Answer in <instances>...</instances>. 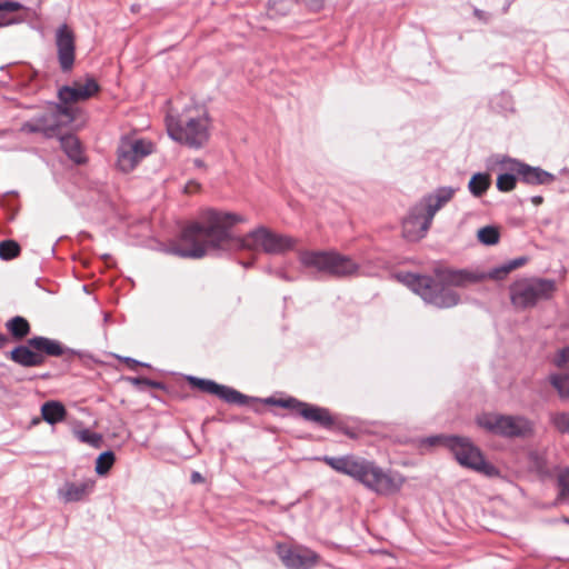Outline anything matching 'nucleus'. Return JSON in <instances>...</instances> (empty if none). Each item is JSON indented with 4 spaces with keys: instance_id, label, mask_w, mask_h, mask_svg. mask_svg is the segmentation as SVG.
<instances>
[{
    "instance_id": "obj_1",
    "label": "nucleus",
    "mask_w": 569,
    "mask_h": 569,
    "mask_svg": "<svg viewBox=\"0 0 569 569\" xmlns=\"http://www.w3.org/2000/svg\"><path fill=\"white\" fill-rule=\"evenodd\" d=\"M243 221L240 214L209 209L203 213L201 222H193L182 229L179 240L168 248V252L184 259H201L210 252L220 254L262 250L279 254L293 249V238L276 233L263 226L243 237L233 234L231 228Z\"/></svg>"
},
{
    "instance_id": "obj_2",
    "label": "nucleus",
    "mask_w": 569,
    "mask_h": 569,
    "mask_svg": "<svg viewBox=\"0 0 569 569\" xmlns=\"http://www.w3.org/2000/svg\"><path fill=\"white\" fill-rule=\"evenodd\" d=\"M435 277L412 272L398 273V279L422 300L440 309L452 308L460 302V296L449 287H466L483 280L480 271L468 269L435 268Z\"/></svg>"
},
{
    "instance_id": "obj_3",
    "label": "nucleus",
    "mask_w": 569,
    "mask_h": 569,
    "mask_svg": "<svg viewBox=\"0 0 569 569\" xmlns=\"http://www.w3.org/2000/svg\"><path fill=\"white\" fill-rule=\"evenodd\" d=\"M319 460L323 461L335 471L353 478L366 488L379 495L393 493L398 491L402 485L400 477H396L391 472H386L373 461L358 456H323L319 458Z\"/></svg>"
},
{
    "instance_id": "obj_4",
    "label": "nucleus",
    "mask_w": 569,
    "mask_h": 569,
    "mask_svg": "<svg viewBox=\"0 0 569 569\" xmlns=\"http://www.w3.org/2000/svg\"><path fill=\"white\" fill-rule=\"evenodd\" d=\"M166 126L172 140L190 148L199 149L209 140V117L203 108L189 107L176 116L168 114Z\"/></svg>"
},
{
    "instance_id": "obj_5",
    "label": "nucleus",
    "mask_w": 569,
    "mask_h": 569,
    "mask_svg": "<svg viewBox=\"0 0 569 569\" xmlns=\"http://www.w3.org/2000/svg\"><path fill=\"white\" fill-rule=\"evenodd\" d=\"M76 119L74 109L69 106L51 103L50 107L24 121L20 131L22 133H40L46 139L59 137L61 129Z\"/></svg>"
},
{
    "instance_id": "obj_6",
    "label": "nucleus",
    "mask_w": 569,
    "mask_h": 569,
    "mask_svg": "<svg viewBox=\"0 0 569 569\" xmlns=\"http://www.w3.org/2000/svg\"><path fill=\"white\" fill-rule=\"evenodd\" d=\"M261 402L269 406L296 410L297 413L306 421L313 422L326 430H337L349 437H353V433L336 416H333L328 408L303 402L293 397H288L286 399L268 397L262 399Z\"/></svg>"
},
{
    "instance_id": "obj_7",
    "label": "nucleus",
    "mask_w": 569,
    "mask_h": 569,
    "mask_svg": "<svg viewBox=\"0 0 569 569\" xmlns=\"http://www.w3.org/2000/svg\"><path fill=\"white\" fill-rule=\"evenodd\" d=\"M300 262L308 269L335 278H346L358 273L359 264L350 257L337 251H305L300 254Z\"/></svg>"
},
{
    "instance_id": "obj_8",
    "label": "nucleus",
    "mask_w": 569,
    "mask_h": 569,
    "mask_svg": "<svg viewBox=\"0 0 569 569\" xmlns=\"http://www.w3.org/2000/svg\"><path fill=\"white\" fill-rule=\"evenodd\" d=\"M556 290V281L546 278H523L509 288L511 303L522 310L551 299Z\"/></svg>"
},
{
    "instance_id": "obj_9",
    "label": "nucleus",
    "mask_w": 569,
    "mask_h": 569,
    "mask_svg": "<svg viewBox=\"0 0 569 569\" xmlns=\"http://www.w3.org/2000/svg\"><path fill=\"white\" fill-rule=\"evenodd\" d=\"M447 448L462 467L472 469L487 477L499 476L498 468L486 461L480 449L469 438L450 436L447 439Z\"/></svg>"
},
{
    "instance_id": "obj_10",
    "label": "nucleus",
    "mask_w": 569,
    "mask_h": 569,
    "mask_svg": "<svg viewBox=\"0 0 569 569\" xmlns=\"http://www.w3.org/2000/svg\"><path fill=\"white\" fill-rule=\"evenodd\" d=\"M479 427L506 438L527 437L532 433V423L521 416L483 413L477 417Z\"/></svg>"
},
{
    "instance_id": "obj_11",
    "label": "nucleus",
    "mask_w": 569,
    "mask_h": 569,
    "mask_svg": "<svg viewBox=\"0 0 569 569\" xmlns=\"http://www.w3.org/2000/svg\"><path fill=\"white\" fill-rule=\"evenodd\" d=\"M153 150L154 144L150 140L122 137L117 147V166L120 171L128 173Z\"/></svg>"
},
{
    "instance_id": "obj_12",
    "label": "nucleus",
    "mask_w": 569,
    "mask_h": 569,
    "mask_svg": "<svg viewBox=\"0 0 569 569\" xmlns=\"http://www.w3.org/2000/svg\"><path fill=\"white\" fill-rule=\"evenodd\" d=\"M187 380L192 388H196L204 393L217 396L219 399L230 405L243 407L252 402H261L262 400L256 397L247 396L232 387L220 385L211 379L188 376Z\"/></svg>"
},
{
    "instance_id": "obj_13",
    "label": "nucleus",
    "mask_w": 569,
    "mask_h": 569,
    "mask_svg": "<svg viewBox=\"0 0 569 569\" xmlns=\"http://www.w3.org/2000/svg\"><path fill=\"white\" fill-rule=\"evenodd\" d=\"M499 163L503 170L515 171L519 181L528 186H549L557 180L553 173L541 167H533L508 156H505Z\"/></svg>"
},
{
    "instance_id": "obj_14",
    "label": "nucleus",
    "mask_w": 569,
    "mask_h": 569,
    "mask_svg": "<svg viewBox=\"0 0 569 569\" xmlns=\"http://www.w3.org/2000/svg\"><path fill=\"white\" fill-rule=\"evenodd\" d=\"M56 47L60 69L70 72L76 60V37L68 24H61L56 31Z\"/></svg>"
},
{
    "instance_id": "obj_15",
    "label": "nucleus",
    "mask_w": 569,
    "mask_h": 569,
    "mask_svg": "<svg viewBox=\"0 0 569 569\" xmlns=\"http://www.w3.org/2000/svg\"><path fill=\"white\" fill-rule=\"evenodd\" d=\"M100 90L99 83L91 76H86L84 80H76L72 86H63L58 91L59 104L68 106L79 101H84L93 97Z\"/></svg>"
},
{
    "instance_id": "obj_16",
    "label": "nucleus",
    "mask_w": 569,
    "mask_h": 569,
    "mask_svg": "<svg viewBox=\"0 0 569 569\" xmlns=\"http://www.w3.org/2000/svg\"><path fill=\"white\" fill-rule=\"evenodd\" d=\"M277 553L288 569H311L319 559L310 549L291 548L287 545H278Z\"/></svg>"
},
{
    "instance_id": "obj_17",
    "label": "nucleus",
    "mask_w": 569,
    "mask_h": 569,
    "mask_svg": "<svg viewBox=\"0 0 569 569\" xmlns=\"http://www.w3.org/2000/svg\"><path fill=\"white\" fill-rule=\"evenodd\" d=\"M427 221V216L418 203H415L402 221V236L408 241L422 239L430 229L432 221Z\"/></svg>"
},
{
    "instance_id": "obj_18",
    "label": "nucleus",
    "mask_w": 569,
    "mask_h": 569,
    "mask_svg": "<svg viewBox=\"0 0 569 569\" xmlns=\"http://www.w3.org/2000/svg\"><path fill=\"white\" fill-rule=\"evenodd\" d=\"M29 346L36 349L39 355L46 357H64L67 361L76 356L81 357V352L63 346L60 341L43 336L29 338Z\"/></svg>"
},
{
    "instance_id": "obj_19",
    "label": "nucleus",
    "mask_w": 569,
    "mask_h": 569,
    "mask_svg": "<svg viewBox=\"0 0 569 569\" xmlns=\"http://www.w3.org/2000/svg\"><path fill=\"white\" fill-rule=\"evenodd\" d=\"M457 192L453 187H439L435 191L425 194L417 203L427 216V223L432 221L436 213L452 200Z\"/></svg>"
},
{
    "instance_id": "obj_20",
    "label": "nucleus",
    "mask_w": 569,
    "mask_h": 569,
    "mask_svg": "<svg viewBox=\"0 0 569 569\" xmlns=\"http://www.w3.org/2000/svg\"><path fill=\"white\" fill-rule=\"evenodd\" d=\"M96 486L93 479H86L81 482L66 481L57 490V496L63 503L80 502L88 499Z\"/></svg>"
},
{
    "instance_id": "obj_21",
    "label": "nucleus",
    "mask_w": 569,
    "mask_h": 569,
    "mask_svg": "<svg viewBox=\"0 0 569 569\" xmlns=\"http://www.w3.org/2000/svg\"><path fill=\"white\" fill-rule=\"evenodd\" d=\"M9 358L17 365L24 368L40 367L44 363V358H42L36 349L29 346V339L26 345H19L14 347L10 353Z\"/></svg>"
},
{
    "instance_id": "obj_22",
    "label": "nucleus",
    "mask_w": 569,
    "mask_h": 569,
    "mask_svg": "<svg viewBox=\"0 0 569 569\" xmlns=\"http://www.w3.org/2000/svg\"><path fill=\"white\" fill-rule=\"evenodd\" d=\"M58 138L61 149L71 161H73L76 164H83L87 161L86 157L83 156L81 142L74 134L60 133Z\"/></svg>"
},
{
    "instance_id": "obj_23",
    "label": "nucleus",
    "mask_w": 569,
    "mask_h": 569,
    "mask_svg": "<svg viewBox=\"0 0 569 569\" xmlns=\"http://www.w3.org/2000/svg\"><path fill=\"white\" fill-rule=\"evenodd\" d=\"M527 261H528V259L526 257H518V258L509 260V261L491 269L488 272H480V274L483 276V280L485 279L502 280L512 270L522 267Z\"/></svg>"
},
{
    "instance_id": "obj_24",
    "label": "nucleus",
    "mask_w": 569,
    "mask_h": 569,
    "mask_svg": "<svg viewBox=\"0 0 569 569\" xmlns=\"http://www.w3.org/2000/svg\"><path fill=\"white\" fill-rule=\"evenodd\" d=\"M66 416V407L60 401L50 400L41 406V417L49 425L63 421Z\"/></svg>"
},
{
    "instance_id": "obj_25",
    "label": "nucleus",
    "mask_w": 569,
    "mask_h": 569,
    "mask_svg": "<svg viewBox=\"0 0 569 569\" xmlns=\"http://www.w3.org/2000/svg\"><path fill=\"white\" fill-rule=\"evenodd\" d=\"M6 328L14 340L24 339L31 330L29 321L21 317L14 316L6 322Z\"/></svg>"
},
{
    "instance_id": "obj_26",
    "label": "nucleus",
    "mask_w": 569,
    "mask_h": 569,
    "mask_svg": "<svg viewBox=\"0 0 569 569\" xmlns=\"http://www.w3.org/2000/svg\"><path fill=\"white\" fill-rule=\"evenodd\" d=\"M490 187V177L488 173L477 172L475 173L469 183L468 189L475 197H481Z\"/></svg>"
},
{
    "instance_id": "obj_27",
    "label": "nucleus",
    "mask_w": 569,
    "mask_h": 569,
    "mask_svg": "<svg viewBox=\"0 0 569 569\" xmlns=\"http://www.w3.org/2000/svg\"><path fill=\"white\" fill-rule=\"evenodd\" d=\"M519 177L515 171L505 170L498 174L496 187L500 192H510L516 189Z\"/></svg>"
},
{
    "instance_id": "obj_28",
    "label": "nucleus",
    "mask_w": 569,
    "mask_h": 569,
    "mask_svg": "<svg viewBox=\"0 0 569 569\" xmlns=\"http://www.w3.org/2000/svg\"><path fill=\"white\" fill-rule=\"evenodd\" d=\"M477 239L485 246H495L500 241V230L497 226H486L478 230Z\"/></svg>"
},
{
    "instance_id": "obj_29",
    "label": "nucleus",
    "mask_w": 569,
    "mask_h": 569,
    "mask_svg": "<svg viewBox=\"0 0 569 569\" xmlns=\"http://www.w3.org/2000/svg\"><path fill=\"white\" fill-rule=\"evenodd\" d=\"M302 0H269L268 10L271 16H286Z\"/></svg>"
},
{
    "instance_id": "obj_30",
    "label": "nucleus",
    "mask_w": 569,
    "mask_h": 569,
    "mask_svg": "<svg viewBox=\"0 0 569 569\" xmlns=\"http://www.w3.org/2000/svg\"><path fill=\"white\" fill-rule=\"evenodd\" d=\"M551 386L557 390L561 399H569V375L552 373L549 377Z\"/></svg>"
},
{
    "instance_id": "obj_31",
    "label": "nucleus",
    "mask_w": 569,
    "mask_h": 569,
    "mask_svg": "<svg viewBox=\"0 0 569 569\" xmlns=\"http://www.w3.org/2000/svg\"><path fill=\"white\" fill-rule=\"evenodd\" d=\"M116 460V456L113 451L107 450L101 452L96 459L94 470L99 476H106L111 467L113 466Z\"/></svg>"
},
{
    "instance_id": "obj_32",
    "label": "nucleus",
    "mask_w": 569,
    "mask_h": 569,
    "mask_svg": "<svg viewBox=\"0 0 569 569\" xmlns=\"http://www.w3.org/2000/svg\"><path fill=\"white\" fill-rule=\"evenodd\" d=\"M21 247L16 240L7 239L0 242V259L4 261L19 257Z\"/></svg>"
},
{
    "instance_id": "obj_33",
    "label": "nucleus",
    "mask_w": 569,
    "mask_h": 569,
    "mask_svg": "<svg viewBox=\"0 0 569 569\" xmlns=\"http://www.w3.org/2000/svg\"><path fill=\"white\" fill-rule=\"evenodd\" d=\"M550 422L560 433H569V411L552 413Z\"/></svg>"
},
{
    "instance_id": "obj_34",
    "label": "nucleus",
    "mask_w": 569,
    "mask_h": 569,
    "mask_svg": "<svg viewBox=\"0 0 569 569\" xmlns=\"http://www.w3.org/2000/svg\"><path fill=\"white\" fill-rule=\"evenodd\" d=\"M77 438L84 443L90 445L93 448H99L102 443V436L97 432H92L89 429H82L77 432Z\"/></svg>"
},
{
    "instance_id": "obj_35",
    "label": "nucleus",
    "mask_w": 569,
    "mask_h": 569,
    "mask_svg": "<svg viewBox=\"0 0 569 569\" xmlns=\"http://www.w3.org/2000/svg\"><path fill=\"white\" fill-rule=\"evenodd\" d=\"M127 380L138 387L139 389L143 390L144 387L153 388V389H166V385L161 381L151 380L149 378L144 377H128Z\"/></svg>"
},
{
    "instance_id": "obj_36",
    "label": "nucleus",
    "mask_w": 569,
    "mask_h": 569,
    "mask_svg": "<svg viewBox=\"0 0 569 569\" xmlns=\"http://www.w3.org/2000/svg\"><path fill=\"white\" fill-rule=\"evenodd\" d=\"M559 497L569 498V468H565L558 475Z\"/></svg>"
},
{
    "instance_id": "obj_37",
    "label": "nucleus",
    "mask_w": 569,
    "mask_h": 569,
    "mask_svg": "<svg viewBox=\"0 0 569 569\" xmlns=\"http://www.w3.org/2000/svg\"><path fill=\"white\" fill-rule=\"evenodd\" d=\"M553 363L560 369L569 370V346L558 351Z\"/></svg>"
},
{
    "instance_id": "obj_38",
    "label": "nucleus",
    "mask_w": 569,
    "mask_h": 569,
    "mask_svg": "<svg viewBox=\"0 0 569 569\" xmlns=\"http://www.w3.org/2000/svg\"><path fill=\"white\" fill-rule=\"evenodd\" d=\"M449 438L450 436H432L427 438L426 441L429 446L442 445L447 448V439Z\"/></svg>"
},
{
    "instance_id": "obj_39",
    "label": "nucleus",
    "mask_w": 569,
    "mask_h": 569,
    "mask_svg": "<svg viewBox=\"0 0 569 569\" xmlns=\"http://www.w3.org/2000/svg\"><path fill=\"white\" fill-rule=\"evenodd\" d=\"M121 360H122L126 365H128V367H129L130 369H136V368H137V367H139V366L150 368V365H149V363L140 362L139 360H136V359H133V358H131V357H123V358H121Z\"/></svg>"
},
{
    "instance_id": "obj_40",
    "label": "nucleus",
    "mask_w": 569,
    "mask_h": 569,
    "mask_svg": "<svg viewBox=\"0 0 569 569\" xmlns=\"http://www.w3.org/2000/svg\"><path fill=\"white\" fill-rule=\"evenodd\" d=\"M326 0H302V4L311 10H319L323 7Z\"/></svg>"
},
{
    "instance_id": "obj_41",
    "label": "nucleus",
    "mask_w": 569,
    "mask_h": 569,
    "mask_svg": "<svg viewBox=\"0 0 569 569\" xmlns=\"http://www.w3.org/2000/svg\"><path fill=\"white\" fill-rule=\"evenodd\" d=\"M191 483H202L204 482L203 476L199 471H192L190 476Z\"/></svg>"
},
{
    "instance_id": "obj_42",
    "label": "nucleus",
    "mask_w": 569,
    "mask_h": 569,
    "mask_svg": "<svg viewBox=\"0 0 569 569\" xmlns=\"http://www.w3.org/2000/svg\"><path fill=\"white\" fill-rule=\"evenodd\" d=\"M530 201L535 206H540L543 202V197L542 196H533V197L530 198Z\"/></svg>"
},
{
    "instance_id": "obj_43",
    "label": "nucleus",
    "mask_w": 569,
    "mask_h": 569,
    "mask_svg": "<svg viewBox=\"0 0 569 569\" xmlns=\"http://www.w3.org/2000/svg\"><path fill=\"white\" fill-rule=\"evenodd\" d=\"M9 342V338L0 332V349H2Z\"/></svg>"
},
{
    "instance_id": "obj_44",
    "label": "nucleus",
    "mask_w": 569,
    "mask_h": 569,
    "mask_svg": "<svg viewBox=\"0 0 569 569\" xmlns=\"http://www.w3.org/2000/svg\"><path fill=\"white\" fill-rule=\"evenodd\" d=\"M9 23H12V21L4 22V21H3V17H2V16H0V27H2V26H7V24H9Z\"/></svg>"
},
{
    "instance_id": "obj_45",
    "label": "nucleus",
    "mask_w": 569,
    "mask_h": 569,
    "mask_svg": "<svg viewBox=\"0 0 569 569\" xmlns=\"http://www.w3.org/2000/svg\"><path fill=\"white\" fill-rule=\"evenodd\" d=\"M131 10H132L133 12H136V11L138 10V6L133 4V6L131 7Z\"/></svg>"
},
{
    "instance_id": "obj_46",
    "label": "nucleus",
    "mask_w": 569,
    "mask_h": 569,
    "mask_svg": "<svg viewBox=\"0 0 569 569\" xmlns=\"http://www.w3.org/2000/svg\"><path fill=\"white\" fill-rule=\"evenodd\" d=\"M251 264H252V261L243 263V266H244L246 268H248V267H249V266H251Z\"/></svg>"
},
{
    "instance_id": "obj_47",
    "label": "nucleus",
    "mask_w": 569,
    "mask_h": 569,
    "mask_svg": "<svg viewBox=\"0 0 569 569\" xmlns=\"http://www.w3.org/2000/svg\"><path fill=\"white\" fill-rule=\"evenodd\" d=\"M569 522V520H567Z\"/></svg>"
},
{
    "instance_id": "obj_48",
    "label": "nucleus",
    "mask_w": 569,
    "mask_h": 569,
    "mask_svg": "<svg viewBox=\"0 0 569 569\" xmlns=\"http://www.w3.org/2000/svg\"><path fill=\"white\" fill-rule=\"evenodd\" d=\"M569 522V520H567Z\"/></svg>"
},
{
    "instance_id": "obj_49",
    "label": "nucleus",
    "mask_w": 569,
    "mask_h": 569,
    "mask_svg": "<svg viewBox=\"0 0 569 569\" xmlns=\"http://www.w3.org/2000/svg\"><path fill=\"white\" fill-rule=\"evenodd\" d=\"M569 522V520H567Z\"/></svg>"
}]
</instances>
